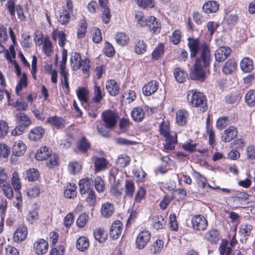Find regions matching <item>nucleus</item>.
Returning <instances> with one entry per match:
<instances>
[{
    "label": "nucleus",
    "mask_w": 255,
    "mask_h": 255,
    "mask_svg": "<svg viewBox=\"0 0 255 255\" xmlns=\"http://www.w3.org/2000/svg\"><path fill=\"white\" fill-rule=\"evenodd\" d=\"M188 102L190 106L200 109L201 112L207 111V100L203 93L197 91L196 90H190L187 94Z\"/></svg>",
    "instance_id": "nucleus-1"
},
{
    "label": "nucleus",
    "mask_w": 255,
    "mask_h": 255,
    "mask_svg": "<svg viewBox=\"0 0 255 255\" xmlns=\"http://www.w3.org/2000/svg\"><path fill=\"white\" fill-rule=\"evenodd\" d=\"M159 131L165 139V143L164 144L165 149L169 150L174 149L177 142L176 133L174 131H171L169 124L164 122L160 125Z\"/></svg>",
    "instance_id": "nucleus-2"
},
{
    "label": "nucleus",
    "mask_w": 255,
    "mask_h": 255,
    "mask_svg": "<svg viewBox=\"0 0 255 255\" xmlns=\"http://www.w3.org/2000/svg\"><path fill=\"white\" fill-rule=\"evenodd\" d=\"M15 117L18 125L11 132L14 136L21 135L31 124L30 118L24 113L17 114Z\"/></svg>",
    "instance_id": "nucleus-3"
},
{
    "label": "nucleus",
    "mask_w": 255,
    "mask_h": 255,
    "mask_svg": "<svg viewBox=\"0 0 255 255\" xmlns=\"http://www.w3.org/2000/svg\"><path fill=\"white\" fill-rule=\"evenodd\" d=\"M200 48V57L196 59L195 62L202 65L205 68H206L210 66L212 59L211 50L209 45L206 43L202 44Z\"/></svg>",
    "instance_id": "nucleus-4"
},
{
    "label": "nucleus",
    "mask_w": 255,
    "mask_h": 255,
    "mask_svg": "<svg viewBox=\"0 0 255 255\" xmlns=\"http://www.w3.org/2000/svg\"><path fill=\"white\" fill-rule=\"evenodd\" d=\"M118 116L114 111L108 110L103 112L102 119L104 124L107 128H113L116 126Z\"/></svg>",
    "instance_id": "nucleus-5"
},
{
    "label": "nucleus",
    "mask_w": 255,
    "mask_h": 255,
    "mask_svg": "<svg viewBox=\"0 0 255 255\" xmlns=\"http://www.w3.org/2000/svg\"><path fill=\"white\" fill-rule=\"evenodd\" d=\"M202 65L195 62L190 72V77L192 80L203 82L206 78L205 70Z\"/></svg>",
    "instance_id": "nucleus-6"
},
{
    "label": "nucleus",
    "mask_w": 255,
    "mask_h": 255,
    "mask_svg": "<svg viewBox=\"0 0 255 255\" xmlns=\"http://www.w3.org/2000/svg\"><path fill=\"white\" fill-rule=\"evenodd\" d=\"M192 228L195 231H203L208 226V222L206 219L202 215H194L191 218Z\"/></svg>",
    "instance_id": "nucleus-7"
},
{
    "label": "nucleus",
    "mask_w": 255,
    "mask_h": 255,
    "mask_svg": "<svg viewBox=\"0 0 255 255\" xmlns=\"http://www.w3.org/2000/svg\"><path fill=\"white\" fill-rule=\"evenodd\" d=\"M151 238L150 233L148 231L140 232L135 240V246L137 249L142 250L146 246Z\"/></svg>",
    "instance_id": "nucleus-8"
},
{
    "label": "nucleus",
    "mask_w": 255,
    "mask_h": 255,
    "mask_svg": "<svg viewBox=\"0 0 255 255\" xmlns=\"http://www.w3.org/2000/svg\"><path fill=\"white\" fill-rule=\"evenodd\" d=\"M231 52V49L228 46L219 47L215 53L216 61L219 62L225 61L230 56Z\"/></svg>",
    "instance_id": "nucleus-9"
},
{
    "label": "nucleus",
    "mask_w": 255,
    "mask_h": 255,
    "mask_svg": "<svg viewBox=\"0 0 255 255\" xmlns=\"http://www.w3.org/2000/svg\"><path fill=\"white\" fill-rule=\"evenodd\" d=\"M188 46L190 52L191 58L196 57L200 49V41L198 38H188Z\"/></svg>",
    "instance_id": "nucleus-10"
},
{
    "label": "nucleus",
    "mask_w": 255,
    "mask_h": 255,
    "mask_svg": "<svg viewBox=\"0 0 255 255\" xmlns=\"http://www.w3.org/2000/svg\"><path fill=\"white\" fill-rule=\"evenodd\" d=\"M228 245V241L225 240L222 241L219 249L220 255H243V253L239 250L235 251L232 254V249L231 247H229Z\"/></svg>",
    "instance_id": "nucleus-11"
},
{
    "label": "nucleus",
    "mask_w": 255,
    "mask_h": 255,
    "mask_svg": "<svg viewBox=\"0 0 255 255\" xmlns=\"http://www.w3.org/2000/svg\"><path fill=\"white\" fill-rule=\"evenodd\" d=\"M238 134V130L234 126H230L226 130L221 136L222 140L224 142H230L234 139Z\"/></svg>",
    "instance_id": "nucleus-12"
},
{
    "label": "nucleus",
    "mask_w": 255,
    "mask_h": 255,
    "mask_svg": "<svg viewBox=\"0 0 255 255\" xmlns=\"http://www.w3.org/2000/svg\"><path fill=\"white\" fill-rule=\"evenodd\" d=\"M33 248L37 254L43 255L48 251V244L44 239H38L34 243Z\"/></svg>",
    "instance_id": "nucleus-13"
},
{
    "label": "nucleus",
    "mask_w": 255,
    "mask_h": 255,
    "mask_svg": "<svg viewBox=\"0 0 255 255\" xmlns=\"http://www.w3.org/2000/svg\"><path fill=\"white\" fill-rule=\"evenodd\" d=\"M45 133V129L41 127H36L31 129L28 134L30 140L37 141L41 139Z\"/></svg>",
    "instance_id": "nucleus-14"
},
{
    "label": "nucleus",
    "mask_w": 255,
    "mask_h": 255,
    "mask_svg": "<svg viewBox=\"0 0 255 255\" xmlns=\"http://www.w3.org/2000/svg\"><path fill=\"white\" fill-rule=\"evenodd\" d=\"M123 229V224L120 221L114 222L110 230V236L113 239H117L121 235Z\"/></svg>",
    "instance_id": "nucleus-15"
},
{
    "label": "nucleus",
    "mask_w": 255,
    "mask_h": 255,
    "mask_svg": "<svg viewBox=\"0 0 255 255\" xmlns=\"http://www.w3.org/2000/svg\"><path fill=\"white\" fill-rule=\"evenodd\" d=\"M158 88V82L155 80H152L143 87V94L146 96H150L157 90Z\"/></svg>",
    "instance_id": "nucleus-16"
},
{
    "label": "nucleus",
    "mask_w": 255,
    "mask_h": 255,
    "mask_svg": "<svg viewBox=\"0 0 255 255\" xmlns=\"http://www.w3.org/2000/svg\"><path fill=\"white\" fill-rule=\"evenodd\" d=\"M106 89L112 96H116L120 93V86L115 80H110L106 83Z\"/></svg>",
    "instance_id": "nucleus-17"
},
{
    "label": "nucleus",
    "mask_w": 255,
    "mask_h": 255,
    "mask_svg": "<svg viewBox=\"0 0 255 255\" xmlns=\"http://www.w3.org/2000/svg\"><path fill=\"white\" fill-rule=\"evenodd\" d=\"M205 239L211 244H217L220 239L219 232L216 229L209 230L205 234Z\"/></svg>",
    "instance_id": "nucleus-18"
},
{
    "label": "nucleus",
    "mask_w": 255,
    "mask_h": 255,
    "mask_svg": "<svg viewBox=\"0 0 255 255\" xmlns=\"http://www.w3.org/2000/svg\"><path fill=\"white\" fill-rule=\"evenodd\" d=\"M25 148V144L22 141L19 140L14 142L12 148V152L16 156H21L24 154Z\"/></svg>",
    "instance_id": "nucleus-19"
},
{
    "label": "nucleus",
    "mask_w": 255,
    "mask_h": 255,
    "mask_svg": "<svg viewBox=\"0 0 255 255\" xmlns=\"http://www.w3.org/2000/svg\"><path fill=\"white\" fill-rule=\"evenodd\" d=\"M27 235V228L24 226L20 227L16 230L13 234V240L16 243L22 242L25 239Z\"/></svg>",
    "instance_id": "nucleus-20"
},
{
    "label": "nucleus",
    "mask_w": 255,
    "mask_h": 255,
    "mask_svg": "<svg viewBox=\"0 0 255 255\" xmlns=\"http://www.w3.org/2000/svg\"><path fill=\"white\" fill-rule=\"evenodd\" d=\"M110 192L117 197H121L123 188L121 187L120 180L118 179L116 181H113L111 182Z\"/></svg>",
    "instance_id": "nucleus-21"
},
{
    "label": "nucleus",
    "mask_w": 255,
    "mask_h": 255,
    "mask_svg": "<svg viewBox=\"0 0 255 255\" xmlns=\"http://www.w3.org/2000/svg\"><path fill=\"white\" fill-rule=\"evenodd\" d=\"M52 153V151L46 146L40 147L35 154V158L38 160H46Z\"/></svg>",
    "instance_id": "nucleus-22"
},
{
    "label": "nucleus",
    "mask_w": 255,
    "mask_h": 255,
    "mask_svg": "<svg viewBox=\"0 0 255 255\" xmlns=\"http://www.w3.org/2000/svg\"><path fill=\"white\" fill-rule=\"evenodd\" d=\"M219 5L218 2L211 0L205 3L202 8L205 13H210L216 12L219 9Z\"/></svg>",
    "instance_id": "nucleus-23"
},
{
    "label": "nucleus",
    "mask_w": 255,
    "mask_h": 255,
    "mask_svg": "<svg viewBox=\"0 0 255 255\" xmlns=\"http://www.w3.org/2000/svg\"><path fill=\"white\" fill-rule=\"evenodd\" d=\"M189 116L188 112L185 110L177 111L176 115V122L179 126L185 125Z\"/></svg>",
    "instance_id": "nucleus-24"
},
{
    "label": "nucleus",
    "mask_w": 255,
    "mask_h": 255,
    "mask_svg": "<svg viewBox=\"0 0 255 255\" xmlns=\"http://www.w3.org/2000/svg\"><path fill=\"white\" fill-rule=\"evenodd\" d=\"M114 212V207L112 204L106 202L102 205L101 213L105 218L111 217Z\"/></svg>",
    "instance_id": "nucleus-25"
},
{
    "label": "nucleus",
    "mask_w": 255,
    "mask_h": 255,
    "mask_svg": "<svg viewBox=\"0 0 255 255\" xmlns=\"http://www.w3.org/2000/svg\"><path fill=\"white\" fill-rule=\"evenodd\" d=\"M240 67L244 72H250L254 69V65L252 60L249 57L244 58L241 61Z\"/></svg>",
    "instance_id": "nucleus-26"
},
{
    "label": "nucleus",
    "mask_w": 255,
    "mask_h": 255,
    "mask_svg": "<svg viewBox=\"0 0 255 255\" xmlns=\"http://www.w3.org/2000/svg\"><path fill=\"white\" fill-rule=\"evenodd\" d=\"M149 21L147 23V26L151 31L154 33H158L160 32L161 29V24L157 20V19L152 16H149Z\"/></svg>",
    "instance_id": "nucleus-27"
},
{
    "label": "nucleus",
    "mask_w": 255,
    "mask_h": 255,
    "mask_svg": "<svg viewBox=\"0 0 255 255\" xmlns=\"http://www.w3.org/2000/svg\"><path fill=\"white\" fill-rule=\"evenodd\" d=\"M237 68V63L233 59L227 61L223 67L222 71L226 74H230L235 71Z\"/></svg>",
    "instance_id": "nucleus-28"
},
{
    "label": "nucleus",
    "mask_w": 255,
    "mask_h": 255,
    "mask_svg": "<svg viewBox=\"0 0 255 255\" xmlns=\"http://www.w3.org/2000/svg\"><path fill=\"white\" fill-rule=\"evenodd\" d=\"M125 194L124 198L128 197L130 198H132L135 191V185L131 181L126 180L125 184Z\"/></svg>",
    "instance_id": "nucleus-29"
},
{
    "label": "nucleus",
    "mask_w": 255,
    "mask_h": 255,
    "mask_svg": "<svg viewBox=\"0 0 255 255\" xmlns=\"http://www.w3.org/2000/svg\"><path fill=\"white\" fill-rule=\"evenodd\" d=\"M47 121V123L50 124L52 126L57 128H63L65 123L64 119L57 116L49 117Z\"/></svg>",
    "instance_id": "nucleus-30"
},
{
    "label": "nucleus",
    "mask_w": 255,
    "mask_h": 255,
    "mask_svg": "<svg viewBox=\"0 0 255 255\" xmlns=\"http://www.w3.org/2000/svg\"><path fill=\"white\" fill-rule=\"evenodd\" d=\"M174 76L176 80L180 83L184 82L187 77V73L179 67L176 68L174 70Z\"/></svg>",
    "instance_id": "nucleus-31"
},
{
    "label": "nucleus",
    "mask_w": 255,
    "mask_h": 255,
    "mask_svg": "<svg viewBox=\"0 0 255 255\" xmlns=\"http://www.w3.org/2000/svg\"><path fill=\"white\" fill-rule=\"evenodd\" d=\"M152 221V226L156 230L163 229L166 225V221L161 215L153 217Z\"/></svg>",
    "instance_id": "nucleus-32"
},
{
    "label": "nucleus",
    "mask_w": 255,
    "mask_h": 255,
    "mask_svg": "<svg viewBox=\"0 0 255 255\" xmlns=\"http://www.w3.org/2000/svg\"><path fill=\"white\" fill-rule=\"evenodd\" d=\"M253 230V227L250 224H244L240 226L239 228V233L241 236L245 238V241L248 239L251 235V231Z\"/></svg>",
    "instance_id": "nucleus-33"
},
{
    "label": "nucleus",
    "mask_w": 255,
    "mask_h": 255,
    "mask_svg": "<svg viewBox=\"0 0 255 255\" xmlns=\"http://www.w3.org/2000/svg\"><path fill=\"white\" fill-rule=\"evenodd\" d=\"M91 181L88 179H83L79 181V190L81 195L85 194L92 189L90 188Z\"/></svg>",
    "instance_id": "nucleus-34"
},
{
    "label": "nucleus",
    "mask_w": 255,
    "mask_h": 255,
    "mask_svg": "<svg viewBox=\"0 0 255 255\" xmlns=\"http://www.w3.org/2000/svg\"><path fill=\"white\" fill-rule=\"evenodd\" d=\"M133 120L137 122H141L144 118V113L140 108H134L131 112Z\"/></svg>",
    "instance_id": "nucleus-35"
},
{
    "label": "nucleus",
    "mask_w": 255,
    "mask_h": 255,
    "mask_svg": "<svg viewBox=\"0 0 255 255\" xmlns=\"http://www.w3.org/2000/svg\"><path fill=\"white\" fill-rule=\"evenodd\" d=\"M108 161L104 157H97L95 160L94 166L97 172L105 170Z\"/></svg>",
    "instance_id": "nucleus-36"
},
{
    "label": "nucleus",
    "mask_w": 255,
    "mask_h": 255,
    "mask_svg": "<svg viewBox=\"0 0 255 255\" xmlns=\"http://www.w3.org/2000/svg\"><path fill=\"white\" fill-rule=\"evenodd\" d=\"M89 247V242L87 238L80 237L77 241L76 247L80 251H84Z\"/></svg>",
    "instance_id": "nucleus-37"
},
{
    "label": "nucleus",
    "mask_w": 255,
    "mask_h": 255,
    "mask_svg": "<svg viewBox=\"0 0 255 255\" xmlns=\"http://www.w3.org/2000/svg\"><path fill=\"white\" fill-rule=\"evenodd\" d=\"M115 39L117 44L121 46H125L128 44L129 41L128 36L124 32H118L116 33Z\"/></svg>",
    "instance_id": "nucleus-38"
},
{
    "label": "nucleus",
    "mask_w": 255,
    "mask_h": 255,
    "mask_svg": "<svg viewBox=\"0 0 255 255\" xmlns=\"http://www.w3.org/2000/svg\"><path fill=\"white\" fill-rule=\"evenodd\" d=\"M39 175V172L37 169L32 168L25 171V178L27 179L29 181H34L38 179Z\"/></svg>",
    "instance_id": "nucleus-39"
},
{
    "label": "nucleus",
    "mask_w": 255,
    "mask_h": 255,
    "mask_svg": "<svg viewBox=\"0 0 255 255\" xmlns=\"http://www.w3.org/2000/svg\"><path fill=\"white\" fill-rule=\"evenodd\" d=\"M76 93L78 99L82 103H87L89 92L86 88H79Z\"/></svg>",
    "instance_id": "nucleus-40"
},
{
    "label": "nucleus",
    "mask_w": 255,
    "mask_h": 255,
    "mask_svg": "<svg viewBox=\"0 0 255 255\" xmlns=\"http://www.w3.org/2000/svg\"><path fill=\"white\" fill-rule=\"evenodd\" d=\"M164 45L159 43L154 49L152 53V58L154 60H158L164 54Z\"/></svg>",
    "instance_id": "nucleus-41"
},
{
    "label": "nucleus",
    "mask_w": 255,
    "mask_h": 255,
    "mask_svg": "<svg viewBox=\"0 0 255 255\" xmlns=\"http://www.w3.org/2000/svg\"><path fill=\"white\" fill-rule=\"evenodd\" d=\"M57 37L58 39V44L61 47H63L65 44L66 35L62 31H59L56 32L55 34L53 33L52 38L55 41L56 40Z\"/></svg>",
    "instance_id": "nucleus-42"
},
{
    "label": "nucleus",
    "mask_w": 255,
    "mask_h": 255,
    "mask_svg": "<svg viewBox=\"0 0 255 255\" xmlns=\"http://www.w3.org/2000/svg\"><path fill=\"white\" fill-rule=\"evenodd\" d=\"M95 239L100 243L104 242L107 239V234L102 229H96L94 232Z\"/></svg>",
    "instance_id": "nucleus-43"
},
{
    "label": "nucleus",
    "mask_w": 255,
    "mask_h": 255,
    "mask_svg": "<svg viewBox=\"0 0 255 255\" xmlns=\"http://www.w3.org/2000/svg\"><path fill=\"white\" fill-rule=\"evenodd\" d=\"M27 86V76L25 73H23L20 79V80L17 85L15 91L17 95H19V92L22 90L23 88H25Z\"/></svg>",
    "instance_id": "nucleus-44"
},
{
    "label": "nucleus",
    "mask_w": 255,
    "mask_h": 255,
    "mask_svg": "<svg viewBox=\"0 0 255 255\" xmlns=\"http://www.w3.org/2000/svg\"><path fill=\"white\" fill-rule=\"evenodd\" d=\"M245 101L247 105L250 107L255 105V90H251L247 93Z\"/></svg>",
    "instance_id": "nucleus-45"
},
{
    "label": "nucleus",
    "mask_w": 255,
    "mask_h": 255,
    "mask_svg": "<svg viewBox=\"0 0 255 255\" xmlns=\"http://www.w3.org/2000/svg\"><path fill=\"white\" fill-rule=\"evenodd\" d=\"M146 49L147 45L143 40H139L135 43L134 51L136 54H143L146 51Z\"/></svg>",
    "instance_id": "nucleus-46"
},
{
    "label": "nucleus",
    "mask_w": 255,
    "mask_h": 255,
    "mask_svg": "<svg viewBox=\"0 0 255 255\" xmlns=\"http://www.w3.org/2000/svg\"><path fill=\"white\" fill-rule=\"evenodd\" d=\"M94 95V97L92 99L93 102L97 104H100L103 98V95L100 87L97 85L95 86Z\"/></svg>",
    "instance_id": "nucleus-47"
},
{
    "label": "nucleus",
    "mask_w": 255,
    "mask_h": 255,
    "mask_svg": "<svg viewBox=\"0 0 255 255\" xmlns=\"http://www.w3.org/2000/svg\"><path fill=\"white\" fill-rule=\"evenodd\" d=\"M11 182L14 190L16 192L19 191L21 189V184L18 173L16 172H14L13 173Z\"/></svg>",
    "instance_id": "nucleus-48"
},
{
    "label": "nucleus",
    "mask_w": 255,
    "mask_h": 255,
    "mask_svg": "<svg viewBox=\"0 0 255 255\" xmlns=\"http://www.w3.org/2000/svg\"><path fill=\"white\" fill-rule=\"evenodd\" d=\"M46 160V165L49 168H51L58 165V156L54 153H51Z\"/></svg>",
    "instance_id": "nucleus-49"
},
{
    "label": "nucleus",
    "mask_w": 255,
    "mask_h": 255,
    "mask_svg": "<svg viewBox=\"0 0 255 255\" xmlns=\"http://www.w3.org/2000/svg\"><path fill=\"white\" fill-rule=\"evenodd\" d=\"M5 7L11 17H15L16 9L17 8V5L15 4V2L12 0H8L5 4Z\"/></svg>",
    "instance_id": "nucleus-50"
},
{
    "label": "nucleus",
    "mask_w": 255,
    "mask_h": 255,
    "mask_svg": "<svg viewBox=\"0 0 255 255\" xmlns=\"http://www.w3.org/2000/svg\"><path fill=\"white\" fill-rule=\"evenodd\" d=\"M94 186L96 190L99 192H103L105 190V183L100 176H97L94 179Z\"/></svg>",
    "instance_id": "nucleus-51"
},
{
    "label": "nucleus",
    "mask_w": 255,
    "mask_h": 255,
    "mask_svg": "<svg viewBox=\"0 0 255 255\" xmlns=\"http://www.w3.org/2000/svg\"><path fill=\"white\" fill-rule=\"evenodd\" d=\"M135 17L137 23L141 26H147V23L149 21V16H144L141 13L139 12L135 14Z\"/></svg>",
    "instance_id": "nucleus-52"
},
{
    "label": "nucleus",
    "mask_w": 255,
    "mask_h": 255,
    "mask_svg": "<svg viewBox=\"0 0 255 255\" xmlns=\"http://www.w3.org/2000/svg\"><path fill=\"white\" fill-rule=\"evenodd\" d=\"M140 7L146 8L154 7L153 0H133Z\"/></svg>",
    "instance_id": "nucleus-53"
},
{
    "label": "nucleus",
    "mask_w": 255,
    "mask_h": 255,
    "mask_svg": "<svg viewBox=\"0 0 255 255\" xmlns=\"http://www.w3.org/2000/svg\"><path fill=\"white\" fill-rule=\"evenodd\" d=\"M129 157L125 154L121 155L117 160V164L120 167H126L129 163Z\"/></svg>",
    "instance_id": "nucleus-54"
},
{
    "label": "nucleus",
    "mask_w": 255,
    "mask_h": 255,
    "mask_svg": "<svg viewBox=\"0 0 255 255\" xmlns=\"http://www.w3.org/2000/svg\"><path fill=\"white\" fill-rule=\"evenodd\" d=\"M88 219L89 216L87 214L80 215L76 221L77 226L79 228L84 227L87 223Z\"/></svg>",
    "instance_id": "nucleus-55"
},
{
    "label": "nucleus",
    "mask_w": 255,
    "mask_h": 255,
    "mask_svg": "<svg viewBox=\"0 0 255 255\" xmlns=\"http://www.w3.org/2000/svg\"><path fill=\"white\" fill-rule=\"evenodd\" d=\"M4 194L9 199L11 198L13 196V193L10 185L8 183L3 184L0 186Z\"/></svg>",
    "instance_id": "nucleus-56"
},
{
    "label": "nucleus",
    "mask_w": 255,
    "mask_h": 255,
    "mask_svg": "<svg viewBox=\"0 0 255 255\" xmlns=\"http://www.w3.org/2000/svg\"><path fill=\"white\" fill-rule=\"evenodd\" d=\"M146 190L143 187H139L135 195L134 202L140 203L144 198Z\"/></svg>",
    "instance_id": "nucleus-57"
},
{
    "label": "nucleus",
    "mask_w": 255,
    "mask_h": 255,
    "mask_svg": "<svg viewBox=\"0 0 255 255\" xmlns=\"http://www.w3.org/2000/svg\"><path fill=\"white\" fill-rule=\"evenodd\" d=\"M76 186L70 185V188H67L64 191V195L68 198H74L76 196Z\"/></svg>",
    "instance_id": "nucleus-58"
},
{
    "label": "nucleus",
    "mask_w": 255,
    "mask_h": 255,
    "mask_svg": "<svg viewBox=\"0 0 255 255\" xmlns=\"http://www.w3.org/2000/svg\"><path fill=\"white\" fill-rule=\"evenodd\" d=\"M9 127L8 124L3 120H0V137H4L8 133Z\"/></svg>",
    "instance_id": "nucleus-59"
},
{
    "label": "nucleus",
    "mask_w": 255,
    "mask_h": 255,
    "mask_svg": "<svg viewBox=\"0 0 255 255\" xmlns=\"http://www.w3.org/2000/svg\"><path fill=\"white\" fill-rule=\"evenodd\" d=\"M97 130L100 134L103 136L107 137L109 134V131L112 129L111 128H107L105 124L98 125L97 126Z\"/></svg>",
    "instance_id": "nucleus-60"
},
{
    "label": "nucleus",
    "mask_w": 255,
    "mask_h": 255,
    "mask_svg": "<svg viewBox=\"0 0 255 255\" xmlns=\"http://www.w3.org/2000/svg\"><path fill=\"white\" fill-rule=\"evenodd\" d=\"M81 168V165L78 162H71L68 165V170L72 174L79 173Z\"/></svg>",
    "instance_id": "nucleus-61"
},
{
    "label": "nucleus",
    "mask_w": 255,
    "mask_h": 255,
    "mask_svg": "<svg viewBox=\"0 0 255 255\" xmlns=\"http://www.w3.org/2000/svg\"><path fill=\"white\" fill-rule=\"evenodd\" d=\"M78 147L80 150L86 152L90 147L89 142L85 137H82L78 143Z\"/></svg>",
    "instance_id": "nucleus-62"
},
{
    "label": "nucleus",
    "mask_w": 255,
    "mask_h": 255,
    "mask_svg": "<svg viewBox=\"0 0 255 255\" xmlns=\"http://www.w3.org/2000/svg\"><path fill=\"white\" fill-rule=\"evenodd\" d=\"M163 246V242L161 240H157L153 243L151 251H153V254L159 253L162 249Z\"/></svg>",
    "instance_id": "nucleus-63"
},
{
    "label": "nucleus",
    "mask_w": 255,
    "mask_h": 255,
    "mask_svg": "<svg viewBox=\"0 0 255 255\" xmlns=\"http://www.w3.org/2000/svg\"><path fill=\"white\" fill-rule=\"evenodd\" d=\"M228 124V118L227 117H221L219 118L216 123V127L218 129H222Z\"/></svg>",
    "instance_id": "nucleus-64"
}]
</instances>
